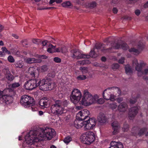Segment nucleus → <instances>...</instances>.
<instances>
[{"label": "nucleus", "mask_w": 148, "mask_h": 148, "mask_svg": "<svg viewBox=\"0 0 148 148\" xmlns=\"http://www.w3.org/2000/svg\"><path fill=\"white\" fill-rule=\"evenodd\" d=\"M112 129L113 130V134H117L119 132V126L118 123L117 121L114 122L112 125Z\"/></svg>", "instance_id": "412c9836"}, {"label": "nucleus", "mask_w": 148, "mask_h": 148, "mask_svg": "<svg viewBox=\"0 0 148 148\" xmlns=\"http://www.w3.org/2000/svg\"><path fill=\"white\" fill-rule=\"evenodd\" d=\"M95 49V48H94V49L91 50L90 53V55H88L89 56V57H91L95 58L98 56V55L94 51Z\"/></svg>", "instance_id": "473e14b6"}, {"label": "nucleus", "mask_w": 148, "mask_h": 148, "mask_svg": "<svg viewBox=\"0 0 148 148\" xmlns=\"http://www.w3.org/2000/svg\"><path fill=\"white\" fill-rule=\"evenodd\" d=\"M43 114V112L42 111H39L38 112V114L40 116H41Z\"/></svg>", "instance_id": "338daca9"}, {"label": "nucleus", "mask_w": 148, "mask_h": 148, "mask_svg": "<svg viewBox=\"0 0 148 148\" xmlns=\"http://www.w3.org/2000/svg\"><path fill=\"white\" fill-rule=\"evenodd\" d=\"M123 99L122 98H119L117 99V101L119 103H120L123 101Z\"/></svg>", "instance_id": "4d7b16f0"}, {"label": "nucleus", "mask_w": 148, "mask_h": 148, "mask_svg": "<svg viewBox=\"0 0 148 148\" xmlns=\"http://www.w3.org/2000/svg\"><path fill=\"white\" fill-rule=\"evenodd\" d=\"M38 79H31L26 82L24 85L25 88L28 90H32L38 86Z\"/></svg>", "instance_id": "f8f14e48"}, {"label": "nucleus", "mask_w": 148, "mask_h": 148, "mask_svg": "<svg viewBox=\"0 0 148 148\" xmlns=\"http://www.w3.org/2000/svg\"><path fill=\"white\" fill-rule=\"evenodd\" d=\"M38 84L40 89L42 90H51L55 86L54 83L50 78L38 79Z\"/></svg>", "instance_id": "39448f33"}, {"label": "nucleus", "mask_w": 148, "mask_h": 148, "mask_svg": "<svg viewBox=\"0 0 148 148\" xmlns=\"http://www.w3.org/2000/svg\"><path fill=\"white\" fill-rule=\"evenodd\" d=\"M25 61L27 63L32 64L34 63H40L42 62V60L39 58L35 59L34 58H25Z\"/></svg>", "instance_id": "f3484780"}, {"label": "nucleus", "mask_w": 148, "mask_h": 148, "mask_svg": "<svg viewBox=\"0 0 148 148\" xmlns=\"http://www.w3.org/2000/svg\"><path fill=\"white\" fill-rule=\"evenodd\" d=\"M48 68L46 65H43L39 68V71L41 72H45L47 71Z\"/></svg>", "instance_id": "7c9ffc66"}, {"label": "nucleus", "mask_w": 148, "mask_h": 148, "mask_svg": "<svg viewBox=\"0 0 148 148\" xmlns=\"http://www.w3.org/2000/svg\"><path fill=\"white\" fill-rule=\"evenodd\" d=\"M33 42L37 44H39L40 42V41L39 39H34L32 40Z\"/></svg>", "instance_id": "c03bdc74"}, {"label": "nucleus", "mask_w": 148, "mask_h": 148, "mask_svg": "<svg viewBox=\"0 0 148 148\" xmlns=\"http://www.w3.org/2000/svg\"><path fill=\"white\" fill-rule=\"evenodd\" d=\"M115 88V90H118L119 92H120L119 89L118 88L116 87L114 88V87L112 88H108L105 89L103 93V96L104 98L106 100H109L111 94L110 93L111 89Z\"/></svg>", "instance_id": "2eb2a0df"}, {"label": "nucleus", "mask_w": 148, "mask_h": 148, "mask_svg": "<svg viewBox=\"0 0 148 148\" xmlns=\"http://www.w3.org/2000/svg\"><path fill=\"white\" fill-rule=\"evenodd\" d=\"M55 52L61 53V47H60L57 48H55Z\"/></svg>", "instance_id": "3c124183"}, {"label": "nucleus", "mask_w": 148, "mask_h": 148, "mask_svg": "<svg viewBox=\"0 0 148 148\" xmlns=\"http://www.w3.org/2000/svg\"><path fill=\"white\" fill-rule=\"evenodd\" d=\"M80 139L84 144L90 145L95 140V135L93 132L91 131L86 132L82 135Z\"/></svg>", "instance_id": "0eeeda50"}, {"label": "nucleus", "mask_w": 148, "mask_h": 148, "mask_svg": "<svg viewBox=\"0 0 148 148\" xmlns=\"http://www.w3.org/2000/svg\"><path fill=\"white\" fill-rule=\"evenodd\" d=\"M125 71L127 75H130L132 73V70L130 68V66L127 65L125 66Z\"/></svg>", "instance_id": "cd10ccee"}, {"label": "nucleus", "mask_w": 148, "mask_h": 148, "mask_svg": "<svg viewBox=\"0 0 148 148\" xmlns=\"http://www.w3.org/2000/svg\"><path fill=\"white\" fill-rule=\"evenodd\" d=\"M56 134L55 130L50 128H40L38 131H31L25 137L23 147L33 148L40 140L51 139Z\"/></svg>", "instance_id": "f257e3e1"}, {"label": "nucleus", "mask_w": 148, "mask_h": 148, "mask_svg": "<svg viewBox=\"0 0 148 148\" xmlns=\"http://www.w3.org/2000/svg\"><path fill=\"white\" fill-rule=\"evenodd\" d=\"M119 67V65L118 64H114L112 66V68L114 70L118 69Z\"/></svg>", "instance_id": "37998d69"}, {"label": "nucleus", "mask_w": 148, "mask_h": 148, "mask_svg": "<svg viewBox=\"0 0 148 148\" xmlns=\"http://www.w3.org/2000/svg\"><path fill=\"white\" fill-rule=\"evenodd\" d=\"M89 112L87 110H84L79 111L77 114L76 119L84 120L90 118L88 116Z\"/></svg>", "instance_id": "ddd939ff"}, {"label": "nucleus", "mask_w": 148, "mask_h": 148, "mask_svg": "<svg viewBox=\"0 0 148 148\" xmlns=\"http://www.w3.org/2000/svg\"><path fill=\"white\" fill-rule=\"evenodd\" d=\"M67 102L65 101H62L60 100L56 101L55 104L52 105L51 107L52 113L55 115L59 116L62 114L64 111V107L66 106Z\"/></svg>", "instance_id": "20e7f679"}, {"label": "nucleus", "mask_w": 148, "mask_h": 148, "mask_svg": "<svg viewBox=\"0 0 148 148\" xmlns=\"http://www.w3.org/2000/svg\"><path fill=\"white\" fill-rule=\"evenodd\" d=\"M121 46H120V44L115 43L114 44V46L113 48L115 49H118L121 48L123 50H126L128 48L127 45L124 43H122Z\"/></svg>", "instance_id": "aec40b11"}, {"label": "nucleus", "mask_w": 148, "mask_h": 148, "mask_svg": "<svg viewBox=\"0 0 148 148\" xmlns=\"http://www.w3.org/2000/svg\"><path fill=\"white\" fill-rule=\"evenodd\" d=\"M28 72L32 77H37L39 74L38 69L34 67H29L28 69Z\"/></svg>", "instance_id": "dca6fc26"}, {"label": "nucleus", "mask_w": 148, "mask_h": 148, "mask_svg": "<svg viewBox=\"0 0 148 148\" xmlns=\"http://www.w3.org/2000/svg\"><path fill=\"white\" fill-rule=\"evenodd\" d=\"M56 46H53L51 44L49 45L47 49V51L50 53H53L55 52Z\"/></svg>", "instance_id": "393cba45"}, {"label": "nucleus", "mask_w": 148, "mask_h": 148, "mask_svg": "<svg viewBox=\"0 0 148 148\" xmlns=\"http://www.w3.org/2000/svg\"><path fill=\"white\" fill-rule=\"evenodd\" d=\"M112 11L114 13L116 14L118 12V10L116 8H113Z\"/></svg>", "instance_id": "5fc2aeb1"}, {"label": "nucleus", "mask_w": 148, "mask_h": 148, "mask_svg": "<svg viewBox=\"0 0 148 148\" xmlns=\"http://www.w3.org/2000/svg\"><path fill=\"white\" fill-rule=\"evenodd\" d=\"M62 7L65 8H71V4L70 1H66L63 2L62 4Z\"/></svg>", "instance_id": "bb28decb"}, {"label": "nucleus", "mask_w": 148, "mask_h": 148, "mask_svg": "<svg viewBox=\"0 0 148 148\" xmlns=\"http://www.w3.org/2000/svg\"><path fill=\"white\" fill-rule=\"evenodd\" d=\"M1 49L3 54H4L5 56L6 53H7L9 55L11 54V52L9 51H8L5 47H2Z\"/></svg>", "instance_id": "72a5a7b5"}, {"label": "nucleus", "mask_w": 148, "mask_h": 148, "mask_svg": "<svg viewBox=\"0 0 148 148\" xmlns=\"http://www.w3.org/2000/svg\"><path fill=\"white\" fill-rule=\"evenodd\" d=\"M129 51L130 52L133 53L134 55H137L139 54L140 51L138 49L132 48L129 49Z\"/></svg>", "instance_id": "a878e982"}, {"label": "nucleus", "mask_w": 148, "mask_h": 148, "mask_svg": "<svg viewBox=\"0 0 148 148\" xmlns=\"http://www.w3.org/2000/svg\"><path fill=\"white\" fill-rule=\"evenodd\" d=\"M20 84L18 82H15L12 84V88H16L18 87Z\"/></svg>", "instance_id": "a19ab883"}, {"label": "nucleus", "mask_w": 148, "mask_h": 148, "mask_svg": "<svg viewBox=\"0 0 148 148\" xmlns=\"http://www.w3.org/2000/svg\"><path fill=\"white\" fill-rule=\"evenodd\" d=\"M54 61L57 63H59L61 61V59L58 57H55L54 58Z\"/></svg>", "instance_id": "49530a36"}, {"label": "nucleus", "mask_w": 148, "mask_h": 148, "mask_svg": "<svg viewBox=\"0 0 148 148\" xmlns=\"http://www.w3.org/2000/svg\"><path fill=\"white\" fill-rule=\"evenodd\" d=\"M67 51V49L66 47L65 46H63L61 47V53H64Z\"/></svg>", "instance_id": "79ce46f5"}, {"label": "nucleus", "mask_w": 148, "mask_h": 148, "mask_svg": "<svg viewBox=\"0 0 148 148\" xmlns=\"http://www.w3.org/2000/svg\"><path fill=\"white\" fill-rule=\"evenodd\" d=\"M108 148H123V145L121 143L112 141Z\"/></svg>", "instance_id": "6ab92c4d"}, {"label": "nucleus", "mask_w": 148, "mask_h": 148, "mask_svg": "<svg viewBox=\"0 0 148 148\" xmlns=\"http://www.w3.org/2000/svg\"><path fill=\"white\" fill-rule=\"evenodd\" d=\"M72 140L71 138L69 136H68L65 138L64 140V142L66 144H68Z\"/></svg>", "instance_id": "e433bc0d"}, {"label": "nucleus", "mask_w": 148, "mask_h": 148, "mask_svg": "<svg viewBox=\"0 0 148 148\" xmlns=\"http://www.w3.org/2000/svg\"><path fill=\"white\" fill-rule=\"evenodd\" d=\"M28 108L31 109L33 112H35L38 110V106L37 104L35 103L34 100L33 103L32 104H30Z\"/></svg>", "instance_id": "b1692460"}, {"label": "nucleus", "mask_w": 148, "mask_h": 148, "mask_svg": "<svg viewBox=\"0 0 148 148\" xmlns=\"http://www.w3.org/2000/svg\"><path fill=\"white\" fill-rule=\"evenodd\" d=\"M101 46V44H99V45H98V46H97V45H96V48L97 49H100L101 48V47H100V46Z\"/></svg>", "instance_id": "680f3d73"}, {"label": "nucleus", "mask_w": 148, "mask_h": 148, "mask_svg": "<svg viewBox=\"0 0 148 148\" xmlns=\"http://www.w3.org/2000/svg\"><path fill=\"white\" fill-rule=\"evenodd\" d=\"M144 7L145 8L148 7V1L144 4Z\"/></svg>", "instance_id": "052dcab7"}, {"label": "nucleus", "mask_w": 148, "mask_h": 148, "mask_svg": "<svg viewBox=\"0 0 148 148\" xmlns=\"http://www.w3.org/2000/svg\"><path fill=\"white\" fill-rule=\"evenodd\" d=\"M8 61L11 63L14 62L15 61V60L13 57L10 55L8 57Z\"/></svg>", "instance_id": "ea45409f"}, {"label": "nucleus", "mask_w": 148, "mask_h": 148, "mask_svg": "<svg viewBox=\"0 0 148 148\" xmlns=\"http://www.w3.org/2000/svg\"><path fill=\"white\" fill-rule=\"evenodd\" d=\"M101 60L103 61H105L106 60V58L105 57H103L101 58Z\"/></svg>", "instance_id": "774afa93"}, {"label": "nucleus", "mask_w": 148, "mask_h": 148, "mask_svg": "<svg viewBox=\"0 0 148 148\" xmlns=\"http://www.w3.org/2000/svg\"><path fill=\"white\" fill-rule=\"evenodd\" d=\"M50 9H51V7H42L41 8H37V9L38 10H48Z\"/></svg>", "instance_id": "de8ad7c7"}, {"label": "nucleus", "mask_w": 148, "mask_h": 148, "mask_svg": "<svg viewBox=\"0 0 148 148\" xmlns=\"http://www.w3.org/2000/svg\"><path fill=\"white\" fill-rule=\"evenodd\" d=\"M97 119L99 122L100 123H103L106 122L107 118L103 113H100L98 116Z\"/></svg>", "instance_id": "4be33fe9"}, {"label": "nucleus", "mask_w": 148, "mask_h": 148, "mask_svg": "<svg viewBox=\"0 0 148 148\" xmlns=\"http://www.w3.org/2000/svg\"><path fill=\"white\" fill-rule=\"evenodd\" d=\"M79 69L83 74H85L88 72L87 69L86 67H81Z\"/></svg>", "instance_id": "c9c22d12"}, {"label": "nucleus", "mask_w": 148, "mask_h": 148, "mask_svg": "<svg viewBox=\"0 0 148 148\" xmlns=\"http://www.w3.org/2000/svg\"><path fill=\"white\" fill-rule=\"evenodd\" d=\"M83 95L82 96V93L79 89L75 88L72 90L70 95V99L71 101L74 104H77L79 103L80 104Z\"/></svg>", "instance_id": "423d86ee"}, {"label": "nucleus", "mask_w": 148, "mask_h": 148, "mask_svg": "<svg viewBox=\"0 0 148 148\" xmlns=\"http://www.w3.org/2000/svg\"><path fill=\"white\" fill-rule=\"evenodd\" d=\"M77 64L81 65H84L85 64H88L90 62L87 59H85L82 61H79L77 62Z\"/></svg>", "instance_id": "2f4dec72"}, {"label": "nucleus", "mask_w": 148, "mask_h": 148, "mask_svg": "<svg viewBox=\"0 0 148 148\" xmlns=\"http://www.w3.org/2000/svg\"><path fill=\"white\" fill-rule=\"evenodd\" d=\"M6 77V78L8 80L12 81L14 79V77L9 71L7 72Z\"/></svg>", "instance_id": "c756f323"}, {"label": "nucleus", "mask_w": 148, "mask_h": 148, "mask_svg": "<svg viewBox=\"0 0 148 148\" xmlns=\"http://www.w3.org/2000/svg\"><path fill=\"white\" fill-rule=\"evenodd\" d=\"M147 131V129L145 128H144L141 129L138 133V135L140 136L144 134L145 131Z\"/></svg>", "instance_id": "58836bf2"}, {"label": "nucleus", "mask_w": 148, "mask_h": 148, "mask_svg": "<svg viewBox=\"0 0 148 148\" xmlns=\"http://www.w3.org/2000/svg\"><path fill=\"white\" fill-rule=\"evenodd\" d=\"M97 95L93 96L87 90L83 91V95L80 101V104L85 106H90L95 103L101 104L104 102V100L102 98H99Z\"/></svg>", "instance_id": "f03ea898"}, {"label": "nucleus", "mask_w": 148, "mask_h": 148, "mask_svg": "<svg viewBox=\"0 0 148 148\" xmlns=\"http://www.w3.org/2000/svg\"><path fill=\"white\" fill-rule=\"evenodd\" d=\"M133 64L134 66H135L136 69L138 71V76H141L143 74H146L148 73V68L145 69L144 72L142 71L141 67L143 65V63L142 62L138 63L137 60L134 59L133 61Z\"/></svg>", "instance_id": "9d476101"}, {"label": "nucleus", "mask_w": 148, "mask_h": 148, "mask_svg": "<svg viewBox=\"0 0 148 148\" xmlns=\"http://www.w3.org/2000/svg\"><path fill=\"white\" fill-rule=\"evenodd\" d=\"M75 108L77 110H80L82 108V107L80 106H77Z\"/></svg>", "instance_id": "13d9d810"}, {"label": "nucleus", "mask_w": 148, "mask_h": 148, "mask_svg": "<svg viewBox=\"0 0 148 148\" xmlns=\"http://www.w3.org/2000/svg\"><path fill=\"white\" fill-rule=\"evenodd\" d=\"M50 103V101L47 99H41L39 101V105L45 108H47L49 105Z\"/></svg>", "instance_id": "5701e85b"}, {"label": "nucleus", "mask_w": 148, "mask_h": 148, "mask_svg": "<svg viewBox=\"0 0 148 148\" xmlns=\"http://www.w3.org/2000/svg\"><path fill=\"white\" fill-rule=\"evenodd\" d=\"M135 14L137 16H139L141 13V11L139 9H136L135 10Z\"/></svg>", "instance_id": "a18cd8bd"}, {"label": "nucleus", "mask_w": 148, "mask_h": 148, "mask_svg": "<svg viewBox=\"0 0 148 148\" xmlns=\"http://www.w3.org/2000/svg\"><path fill=\"white\" fill-rule=\"evenodd\" d=\"M108 106L112 110L114 111L116 110L118 108V110L121 112L125 111L128 107L127 104L125 103H122L118 107L116 103L113 102L110 103Z\"/></svg>", "instance_id": "1a4fd4ad"}, {"label": "nucleus", "mask_w": 148, "mask_h": 148, "mask_svg": "<svg viewBox=\"0 0 148 148\" xmlns=\"http://www.w3.org/2000/svg\"><path fill=\"white\" fill-rule=\"evenodd\" d=\"M12 101V98L7 95L2 96L0 97V104H8L11 103Z\"/></svg>", "instance_id": "4468645a"}, {"label": "nucleus", "mask_w": 148, "mask_h": 148, "mask_svg": "<svg viewBox=\"0 0 148 148\" xmlns=\"http://www.w3.org/2000/svg\"><path fill=\"white\" fill-rule=\"evenodd\" d=\"M15 65L16 67L21 68L23 66V63L21 60H19L16 62L15 63Z\"/></svg>", "instance_id": "c85d7f7f"}, {"label": "nucleus", "mask_w": 148, "mask_h": 148, "mask_svg": "<svg viewBox=\"0 0 148 148\" xmlns=\"http://www.w3.org/2000/svg\"><path fill=\"white\" fill-rule=\"evenodd\" d=\"M124 58L123 57H122L119 60V63L121 64H123L124 62Z\"/></svg>", "instance_id": "603ef678"}, {"label": "nucleus", "mask_w": 148, "mask_h": 148, "mask_svg": "<svg viewBox=\"0 0 148 148\" xmlns=\"http://www.w3.org/2000/svg\"><path fill=\"white\" fill-rule=\"evenodd\" d=\"M4 56V54H3L2 51H0V57H3Z\"/></svg>", "instance_id": "0e129e2a"}, {"label": "nucleus", "mask_w": 148, "mask_h": 148, "mask_svg": "<svg viewBox=\"0 0 148 148\" xmlns=\"http://www.w3.org/2000/svg\"><path fill=\"white\" fill-rule=\"evenodd\" d=\"M55 2H56L55 0H50L49 3L50 4H51Z\"/></svg>", "instance_id": "e2e57ef3"}, {"label": "nucleus", "mask_w": 148, "mask_h": 148, "mask_svg": "<svg viewBox=\"0 0 148 148\" xmlns=\"http://www.w3.org/2000/svg\"><path fill=\"white\" fill-rule=\"evenodd\" d=\"M48 41L47 40H45L43 41L42 42V45L43 46H45L47 44Z\"/></svg>", "instance_id": "864d4df0"}, {"label": "nucleus", "mask_w": 148, "mask_h": 148, "mask_svg": "<svg viewBox=\"0 0 148 148\" xmlns=\"http://www.w3.org/2000/svg\"><path fill=\"white\" fill-rule=\"evenodd\" d=\"M96 6L97 3L94 1L91 2L88 4V7L91 9L95 8Z\"/></svg>", "instance_id": "f704fd0d"}, {"label": "nucleus", "mask_w": 148, "mask_h": 148, "mask_svg": "<svg viewBox=\"0 0 148 148\" xmlns=\"http://www.w3.org/2000/svg\"><path fill=\"white\" fill-rule=\"evenodd\" d=\"M96 124V120L94 118H89L84 120H76L74 121V125L77 128L83 127L85 131L92 130Z\"/></svg>", "instance_id": "7ed1b4c3"}, {"label": "nucleus", "mask_w": 148, "mask_h": 148, "mask_svg": "<svg viewBox=\"0 0 148 148\" xmlns=\"http://www.w3.org/2000/svg\"><path fill=\"white\" fill-rule=\"evenodd\" d=\"M86 76L84 75H81L78 76L77 77V79L79 80H83L86 79Z\"/></svg>", "instance_id": "4c0bfd02"}, {"label": "nucleus", "mask_w": 148, "mask_h": 148, "mask_svg": "<svg viewBox=\"0 0 148 148\" xmlns=\"http://www.w3.org/2000/svg\"><path fill=\"white\" fill-rule=\"evenodd\" d=\"M129 128V126L127 124L125 125L123 128V131H126Z\"/></svg>", "instance_id": "8fccbe9b"}, {"label": "nucleus", "mask_w": 148, "mask_h": 148, "mask_svg": "<svg viewBox=\"0 0 148 148\" xmlns=\"http://www.w3.org/2000/svg\"><path fill=\"white\" fill-rule=\"evenodd\" d=\"M136 101V100L135 99H131L130 101V102L131 103H135Z\"/></svg>", "instance_id": "6e6d98bb"}, {"label": "nucleus", "mask_w": 148, "mask_h": 148, "mask_svg": "<svg viewBox=\"0 0 148 148\" xmlns=\"http://www.w3.org/2000/svg\"><path fill=\"white\" fill-rule=\"evenodd\" d=\"M56 2L57 3H59L62 2V0H55Z\"/></svg>", "instance_id": "69168bd1"}, {"label": "nucleus", "mask_w": 148, "mask_h": 148, "mask_svg": "<svg viewBox=\"0 0 148 148\" xmlns=\"http://www.w3.org/2000/svg\"><path fill=\"white\" fill-rule=\"evenodd\" d=\"M12 36L14 37L16 39H18V35H17L16 34H12Z\"/></svg>", "instance_id": "bf43d9fd"}, {"label": "nucleus", "mask_w": 148, "mask_h": 148, "mask_svg": "<svg viewBox=\"0 0 148 148\" xmlns=\"http://www.w3.org/2000/svg\"><path fill=\"white\" fill-rule=\"evenodd\" d=\"M34 99L31 97L26 95L21 97L20 100L21 104L25 108H28L30 104H32Z\"/></svg>", "instance_id": "6e6552de"}, {"label": "nucleus", "mask_w": 148, "mask_h": 148, "mask_svg": "<svg viewBox=\"0 0 148 148\" xmlns=\"http://www.w3.org/2000/svg\"><path fill=\"white\" fill-rule=\"evenodd\" d=\"M71 56L74 59L89 58V56L88 55L84 54L82 52L76 49L71 50Z\"/></svg>", "instance_id": "9b49d317"}, {"label": "nucleus", "mask_w": 148, "mask_h": 148, "mask_svg": "<svg viewBox=\"0 0 148 148\" xmlns=\"http://www.w3.org/2000/svg\"><path fill=\"white\" fill-rule=\"evenodd\" d=\"M116 99V97L114 95L111 94L109 100L111 101H113Z\"/></svg>", "instance_id": "09e8293b"}, {"label": "nucleus", "mask_w": 148, "mask_h": 148, "mask_svg": "<svg viewBox=\"0 0 148 148\" xmlns=\"http://www.w3.org/2000/svg\"><path fill=\"white\" fill-rule=\"evenodd\" d=\"M138 108L137 107L132 108L129 110V118L131 119L134 117L138 112Z\"/></svg>", "instance_id": "a211bd4d"}]
</instances>
